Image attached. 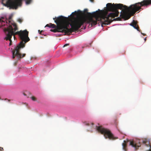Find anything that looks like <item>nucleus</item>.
I'll return each instance as SVG.
<instances>
[{
	"label": "nucleus",
	"instance_id": "obj_16",
	"mask_svg": "<svg viewBox=\"0 0 151 151\" xmlns=\"http://www.w3.org/2000/svg\"><path fill=\"white\" fill-rule=\"evenodd\" d=\"M17 21L19 23H21L23 21V20L19 18L18 19Z\"/></svg>",
	"mask_w": 151,
	"mask_h": 151
},
{
	"label": "nucleus",
	"instance_id": "obj_5",
	"mask_svg": "<svg viewBox=\"0 0 151 151\" xmlns=\"http://www.w3.org/2000/svg\"><path fill=\"white\" fill-rule=\"evenodd\" d=\"M24 47H22V45H18L17 46L15 47V48L12 51V58L14 59L16 56L17 57V59L19 60L21 58H22L24 57L26 55V54L24 53L22 55L19 52L20 49Z\"/></svg>",
	"mask_w": 151,
	"mask_h": 151
},
{
	"label": "nucleus",
	"instance_id": "obj_11",
	"mask_svg": "<svg viewBox=\"0 0 151 151\" xmlns=\"http://www.w3.org/2000/svg\"><path fill=\"white\" fill-rule=\"evenodd\" d=\"M124 143H122V147L123 149L124 150V151H127V145L126 143V141L124 140Z\"/></svg>",
	"mask_w": 151,
	"mask_h": 151
},
{
	"label": "nucleus",
	"instance_id": "obj_9",
	"mask_svg": "<svg viewBox=\"0 0 151 151\" xmlns=\"http://www.w3.org/2000/svg\"><path fill=\"white\" fill-rule=\"evenodd\" d=\"M137 21L134 20L132 22L130 23V25L133 27L135 29H137V31L140 32L139 28L137 24Z\"/></svg>",
	"mask_w": 151,
	"mask_h": 151
},
{
	"label": "nucleus",
	"instance_id": "obj_24",
	"mask_svg": "<svg viewBox=\"0 0 151 151\" xmlns=\"http://www.w3.org/2000/svg\"><path fill=\"white\" fill-rule=\"evenodd\" d=\"M10 101V100H8V101H9H9Z\"/></svg>",
	"mask_w": 151,
	"mask_h": 151
},
{
	"label": "nucleus",
	"instance_id": "obj_26",
	"mask_svg": "<svg viewBox=\"0 0 151 151\" xmlns=\"http://www.w3.org/2000/svg\"><path fill=\"white\" fill-rule=\"evenodd\" d=\"M92 125H93V123H92Z\"/></svg>",
	"mask_w": 151,
	"mask_h": 151
},
{
	"label": "nucleus",
	"instance_id": "obj_1",
	"mask_svg": "<svg viewBox=\"0 0 151 151\" xmlns=\"http://www.w3.org/2000/svg\"><path fill=\"white\" fill-rule=\"evenodd\" d=\"M106 6L109 11L113 12L108 16L106 15H101L96 11L92 13V17L86 18L80 17L74 18L73 20L70 21V23L68 21L67 17L61 16L53 18L54 20L56 19L55 22L57 25L50 23L47 24L45 27L55 28L50 30V31L54 32L64 33L68 35L73 32L78 30L85 22L89 23L91 27L97 24L98 21L101 23L102 26L103 25L108 24L113 21L112 19L113 18V4L108 3Z\"/></svg>",
	"mask_w": 151,
	"mask_h": 151
},
{
	"label": "nucleus",
	"instance_id": "obj_21",
	"mask_svg": "<svg viewBox=\"0 0 151 151\" xmlns=\"http://www.w3.org/2000/svg\"><path fill=\"white\" fill-rule=\"evenodd\" d=\"M23 95H24V96H26V94H25L24 93H23Z\"/></svg>",
	"mask_w": 151,
	"mask_h": 151
},
{
	"label": "nucleus",
	"instance_id": "obj_13",
	"mask_svg": "<svg viewBox=\"0 0 151 151\" xmlns=\"http://www.w3.org/2000/svg\"><path fill=\"white\" fill-rule=\"evenodd\" d=\"M14 27V28L13 29V30H14V31L15 32L16 30H18V27L17 26V25L16 24H14L13 25Z\"/></svg>",
	"mask_w": 151,
	"mask_h": 151
},
{
	"label": "nucleus",
	"instance_id": "obj_22",
	"mask_svg": "<svg viewBox=\"0 0 151 151\" xmlns=\"http://www.w3.org/2000/svg\"><path fill=\"white\" fill-rule=\"evenodd\" d=\"M141 34L143 35H145V34H144L143 33H141Z\"/></svg>",
	"mask_w": 151,
	"mask_h": 151
},
{
	"label": "nucleus",
	"instance_id": "obj_3",
	"mask_svg": "<svg viewBox=\"0 0 151 151\" xmlns=\"http://www.w3.org/2000/svg\"><path fill=\"white\" fill-rule=\"evenodd\" d=\"M96 129L98 131L103 134L105 138H109L111 140H115L118 138L114 137L110 131L108 129L103 128L102 126H96Z\"/></svg>",
	"mask_w": 151,
	"mask_h": 151
},
{
	"label": "nucleus",
	"instance_id": "obj_8",
	"mask_svg": "<svg viewBox=\"0 0 151 151\" xmlns=\"http://www.w3.org/2000/svg\"><path fill=\"white\" fill-rule=\"evenodd\" d=\"M8 22H10V21L3 17H2L1 18H0V25L1 27L4 26L5 24L8 23Z\"/></svg>",
	"mask_w": 151,
	"mask_h": 151
},
{
	"label": "nucleus",
	"instance_id": "obj_2",
	"mask_svg": "<svg viewBox=\"0 0 151 151\" xmlns=\"http://www.w3.org/2000/svg\"><path fill=\"white\" fill-rule=\"evenodd\" d=\"M4 31L7 35H9L12 37V36H14V39L15 40V35H18L20 37L21 41L19 45H22V47H24L25 44L29 41L30 39L28 37L29 32L26 30L24 31L20 30L14 32L13 29L11 25H9L7 28H4Z\"/></svg>",
	"mask_w": 151,
	"mask_h": 151
},
{
	"label": "nucleus",
	"instance_id": "obj_23",
	"mask_svg": "<svg viewBox=\"0 0 151 151\" xmlns=\"http://www.w3.org/2000/svg\"><path fill=\"white\" fill-rule=\"evenodd\" d=\"M144 40H145V41H146V38H145L144 39Z\"/></svg>",
	"mask_w": 151,
	"mask_h": 151
},
{
	"label": "nucleus",
	"instance_id": "obj_12",
	"mask_svg": "<svg viewBox=\"0 0 151 151\" xmlns=\"http://www.w3.org/2000/svg\"><path fill=\"white\" fill-rule=\"evenodd\" d=\"M78 14V13L75 11L74 12H73L70 16H71L73 18L74 17V16L75 15H77Z\"/></svg>",
	"mask_w": 151,
	"mask_h": 151
},
{
	"label": "nucleus",
	"instance_id": "obj_10",
	"mask_svg": "<svg viewBox=\"0 0 151 151\" xmlns=\"http://www.w3.org/2000/svg\"><path fill=\"white\" fill-rule=\"evenodd\" d=\"M11 37L9 36V35H6V37L4 39H6V40H9L10 42V43H9V45H11L12 44V41L11 39Z\"/></svg>",
	"mask_w": 151,
	"mask_h": 151
},
{
	"label": "nucleus",
	"instance_id": "obj_7",
	"mask_svg": "<svg viewBox=\"0 0 151 151\" xmlns=\"http://www.w3.org/2000/svg\"><path fill=\"white\" fill-rule=\"evenodd\" d=\"M142 142L145 144L146 151H151V146L150 145V142L147 141L146 139L142 141Z\"/></svg>",
	"mask_w": 151,
	"mask_h": 151
},
{
	"label": "nucleus",
	"instance_id": "obj_25",
	"mask_svg": "<svg viewBox=\"0 0 151 151\" xmlns=\"http://www.w3.org/2000/svg\"><path fill=\"white\" fill-rule=\"evenodd\" d=\"M78 11L79 12H81V11L80 10H78Z\"/></svg>",
	"mask_w": 151,
	"mask_h": 151
},
{
	"label": "nucleus",
	"instance_id": "obj_15",
	"mask_svg": "<svg viewBox=\"0 0 151 151\" xmlns=\"http://www.w3.org/2000/svg\"><path fill=\"white\" fill-rule=\"evenodd\" d=\"M32 1V0H26V4H30Z\"/></svg>",
	"mask_w": 151,
	"mask_h": 151
},
{
	"label": "nucleus",
	"instance_id": "obj_18",
	"mask_svg": "<svg viewBox=\"0 0 151 151\" xmlns=\"http://www.w3.org/2000/svg\"><path fill=\"white\" fill-rule=\"evenodd\" d=\"M3 148L1 147H0V151H3Z\"/></svg>",
	"mask_w": 151,
	"mask_h": 151
},
{
	"label": "nucleus",
	"instance_id": "obj_14",
	"mask_svg": "<svg viewBox=\"0 0 151 151\" xmlns=\"http://www.w3.org/2000/svg\"><path fill=\"white\" fill-rule=\"evenodd\" d=\"M31 99L34 101H37V99L34 96H32L31 97Z\"/></svg>",
	"mask_w": 151,
	"mask_h": 151
},
{
	"label": "nucleus",
	"instance_id": "obj_6",
	"mask_svg": "<svg viewBox=\"0 0 151 151\" xmlns=\"http://www.w3.org/2000/svg\"><path fill=\"white\" fill-rule=\"evenodd\" d=\"M128 142H129L130 145H131L132 147L135 148V149H137L140 146V140H137L136 141H129Z\"/></svg>",
	"mask_w": 151,
	"mask_h": 151
},
{
	"label": "nucleus",
	"instance_id": "obj_4",
	"mask_svg": "<svg viewBox=\"0 0 151 151\" xmlns=\"http://www.w3.org/2000/svg\"><path fill=\"white\" fill-rule=\"evenodd\" d=\"M21 0H8L6 2V6L11 8L17 9L18 6H21Z\"/></svg>",
	"mask_w": 151,
	"mask_h": 151
},
{
	"label": "nucleus",
	"instance_id": "obj_19",
	"mask_svg": "<svg viewBox=\"0 0 151 151\" xmlns=\"http://www.w3.org/2000/svg\"><path fill=\"white\" fill-rule=\"evenodd\" d=\"M17 63V61H16V62H15L14 63V65H16Z\"/></svg>",
	"mask_w": 151,
	"mask_h": 151
},
{
	"label": "nucleus",
	"instance_id": "obj_17",
	"mask_svg": "<svg viewBox=\"0 0 151 151\" xmlns=\"http://www.w3.org/2000/svg\"><path fill=\"white\" fill-rule=\"evenodd\" d=\"M69 45V44H65V45H64L63 47H66V46H67Z\"/></svg>",
	"mask_w": 151,
	"mask_h": 151
},
{
	"label": "nucleus",
	"instance_id": "obj_20",
	"mask_svg": "<svg viewBox=\"0 0 151 151\" xmlns=\"http://www.w3.org/2000/svg\"><path fill=\"white\" fill-rule=\"evenodd\" d=\"M94 0H90V1L92 2H93Z\"/></svg>",
	"mask_w": 151,
	"mask_h": 151
}]
</instances>
